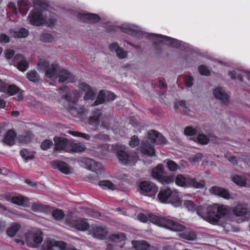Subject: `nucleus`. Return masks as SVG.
<instances>
[{
    "mask_svg": "<svg viewBox=\"0 0 250 250\" xmlns=\"http://www.w3.org/2000/svg\"><path fill=\"white\" fill-rule=\"evenodd\" d=\"M139 221L146 223L149 222L159 226L167 229L171 231H182L185 229L183 225L172 219L165 217H160L153 214H149L148 216L143 213H140L137 215Z\"/></svg>",
    "mask_w": 250,
    "mask_h": 250,
    "instance_id": "nucleus-1",
    "label": "nucleus"
},
{
    "mask_svg": "<svg viewBox=\"0 0 250 250\" xmlns=\"http://www.w3.org/2000/svg\"><path fill=\"white\" fill-rule=\"evenodd\" d=\"M157 198L162 203H170L175 207H180L182 201L179 196L178 193L175 190H172L170 188L161 189L159 192Z\"/></svg>",
    "mask_w": 250,
    "mask_h": 250,
    "instance_id": "nucleus-2",
    "label": "nucleus"
},
{
    "mask_svg": "<svg viewBox=\"0 0 250 250\" xmlns=\"http://www.w3.org/2000/svg\"><path fill=\"white\" fill-rule=\"evenodd\" d=\"M197 214L211 224H218L217 218L216 217L217 215L215 204L207 207L199 206L197 208Z\"/></svg>",
    "mask_w": 250,
    "mask_h": 250,
    "instance_id": "nucleus-3",
    "label": "nucleus"
},
{
    "mask_svg": "<svg viewBox=\"0 0 250 250\" xmlns=\"http://www.w3.org/2000/svg\"><path fill=\"white\" fill-rule=\"evenodd\" d=\"M165 170L163 164H158L153 167L151 172L152 177L163 185L170 184L174 182V176L165 175Z\"/></svg>",
    "mask_w": 250,
    "mask_h": 250,
    "instance_id": "nucleus-4",
    "label": "nucleus"
},
{
    "mask_svg": "<svg viewBox=\"0 0 250 250\" xmlns=\"http://www.w3.org/2000/svg\"><path fill=\"white\" fill-rule=\"evenodd\" d=\"M65 223L69 227L82 231H86L90 228L89 223L85 218L69 217L65 219Z\"/></svg>",
    "mask_w": 250,
    "mask_h": 250,
    "instance_id": "nucleus-5",
    "label": "nucleus"
},
{
    "mask_svg": "<svg viewBox=\"0 0 250 250\" xmlns=\"http://www.w3.org/2000/svg\"><path fill=\"white\" fill-rule=\"evenodd\" d=\"M80 166L87 169L101 174L103 172V167L101 164L95 161L86 157H82L78 160Z\"/></svg>",
    "mask_w": 250,
    "mask_h": 250,
    "instance_id": "nucleus-6",
    "label": "nucleus"
},
{
    "mask_svg": "<svg viewBox=\"0 0 250 250\" xmlns=\"http://www.w3.org/2000/svg\"><path fill=\"white\" fill-rule=\"evenodd\" d=\"M39 68L42 69L45 73L47 78L51 79L57 77L60 69L61 68L57 64L52 63L49 65V62L44 61L38 64Z\"/></svg>",
    "mask_w": 250,
    "mask_h": 250,
    "instance_id": "nucleus-7",
    "label": "nucleus"
},
{
    "mask_svg": "<svg viewBox=\"0 0 250 250\" xmlns=\"http://www.w3.org/2000/svg\"><path fill=\"white\" fill-rule=\"evenodd\" d=\"M42 248L43 250H56V248H59L60 250H77L75 248H68L66 243L63 241H57L54 240L44 241Z\"/></svg>",
    "mask_w": 250,
    "mask_h": 250,
    "instance_id": "nucleus-8",
    "label": "nucleus"
},
{
    "mask_svg": "<svg viewBox=\"0 0 250 250\" xmlns=\"http://www.w3.org/2000/svg\"><path fill=\"white\" fill-rule=\"evenodd\" d=\"M139 192L141 194L153 197L158 191V188L153 183L144 181L139 184Z\"/></svg>",
    "mask_w": 250,
    "mask_h": 250,
    "instance_id": "nucleus-9",
    "label": "nucleus"
},
{
    "mask_svg": "<svg viewBox=\"0 0 250 250\" xmlns=\"http://www.w3.org/2000/svg\"><path fill=\"white\" fill-rule=\"evenodd\" d=\"M31 24L34 26H40L45 23L42 11L37 8L32 10L28 17Z\"/></svg>",
    "mask_w": 250,
    "mask_h": 250,
    "instance_id": "nucleus-10",
    "label": "nucleus"
},
{
    "mask_svg": "<svg viewBox=\"0 0 250 250\" xmlns=\"http://www.w3.org/2000/svg\"><path fill=\"white\" fill-rule=\"evenodd\" d=\"M153 37H156L162 39V40L160 41L161 42H165L167 45L171 46L173 47L179 48L181 45L182 42L178 40L160 34H150L148 35L147 38L151 39Z\"/></svg>",
    "mask_w": 250,
    "mask_h": 250,
    "instance_id": "nucleus-11",
    "label": "nucleus"
},
{
    "mask_svg": "<svg viewBox=\"0 0 250 250\" xmlns=\"http://www.w3.org/2000/svg\"><path fill=\"white\" fill-rule=\"evenodd\" d=\"M53 141L55 143V150L68 151L70 140L64 137L55 136L53 138Z\"/></svg>",
    "mask_w": 250,
    "mask_h": 250,
    "instance_id": "nucleus-12",
    "label": "nucleus"
},
{
    "mask_svg": "<svg viewBox=\"0 0 250 250\" xmlns=\"http://www.w3.org/2000/svg\"><path fill=\"white\" fill-rule=\"evenodd\" d=\"M90 231L93 237L100 240L105 239L108 234L107 228L104 225L92 226Z\"/></svg>",
    "mask_w": 250,
    "mask_h": 250,
    "instance_id": "nucleus-13",
    "label": "nucleus"
},
{
    "mask_svg": "<svg viewBox=\"0 0 250 250\" xmlns=\"http://www.w3.org/2000/svg\"><path fill=\"white\" fill-rule=\"evenodd\" d=\"M12 63L22 72L25 71L29 67V63L26 58L21 54H16L13 57Z\"/></svg>",
    "mask_w": 250,
    "mask_h": 250,
    "instance_id": "nucleus-14",
    "label": "nucleus"
},
{
    "mask_svg": "<svg viewBox=\"0 0 250 250\" xmlns=\"http://www.w3.org/2000/svg\"><path fill=\"white\" fill-rule=\"evenodd\" d=\"M233 215L237 217H246L250 215V211L248 208V205L243 203H238L236 206L230 208Z\"/></svg>",
    "mask_w": 250,
    "mask_h": 250,
    "instance_id": "nucleus-15",
    "label": "nucleus"
},
{
    "mask_svg": "<svg viewBox=\"0 0 250 250\" xmlns=\"http://www.w3.org/2000/svg\"><path fill=\"white\" fill-rule=\"evenodd\" d=\"M120 29L122 32L131 35L135 37L143 38L144 37L147 38L146 33L130 25H125L120 27Z\"/></svg>",
    "mask_w": 250,
    "mask_h": 250,
    "instance_id": "nucleus-16",
    "label": "nucleus"
},
{
    "mask_svg": "<svg viewBox=\"0 0 250 250\" xmlns=\"http://www.w3.org/2000/svg\"><path fill=\"white\" fill-rule=\"evenodd\" d=\"M51 167L54 169H57L64 174H69L70 173V168L68 165L61 160H54L51 162Z\"/></svg>",
    "mask_w": 250,
    "mask_h": 250,
    "instance_id": "nucleus-17",
    "label": "nucleus"
},
{
    "mask_svg": "<svg viewBox=\"0 0 250 250\" xmlns=\"http://www.w3.org/2000/svg\"><path fill=\"white\" fill-rule=\"evenodd\" d=\"M77 18L82 21L92 23L98 22L101 20L99 15L93 13L83 14L79 13L77 15Z\"/></svg>",
    "mask_w": 250,
    "mask_h": 250,
    "instance_id": "nucleus-18",
    "label": "nucleus"
},
{
    "mask_svg": "<svg viewBox=\"0 0 250 250\" xmlns=\"http://www.w3.org/2000/svg\"><path fill=\"white\" fill-rule=\"evenodd\" d=\"M57 77L58 78V81L61 83H72L74 79L71 73L62 68L60 69Z\"/></svg>",
    "mask_w": 250,
    "mask_h": 250,
    "instance_id": "nucleus-19",
    "label": "nucleus"
},
{
    "mask_svg": "<svg viewBox=\"0 0 250 250\" xmlns=\"http://www.w3.org/2000/svg\"><path fill=\"white\" fill-rule=\"evenodd\" d=\"M10 200V202L13 204L23 207H27L29 205V199L20 194L18 195H12Z\"/></svg>",
    "mask_w": 250,
    "mask_h": 250,
    "instance_id": "nucleus-20",
    "label": "nucleus"
},
{
    "mask_svg": "<svg viewBox=\"0 0 250 250\" xmlns=\"http://www.w3.org/2000/svg\"><path fill=\"white\" fill-rule=\"evenodd\" d=\"M117 156L120 163L124 165H127L133 161V157L123 150H118Z\"/></svg>",
    "mask_w": 250,
    "mask_h": 250,
    "instance_id": "nucleus-21",
    "label": "nucleus"
},
{
    "mask_svg": "<svg viewBox=\"0 0 250 250\" xmlns=\"http://www.w3.org/2000/svg\"><path fill=\"white\" fill-rule=\"evenodd\" d=\"M81 90L85 92L84 99L85 100H94L96 96L95 92L92 90L90 86L86 83H82L79 85Z\"/></svg>",
    "mask_w": 250,
    "mask_h": 250,
    "instance_id": "nucleus-22",
    "label": "nucleus"
},
{
    "mask_svg": "<svg viewBox=\"0 0 250 250\" xmlns=\"http://www.w3.org/2000/svg\"><path fill=\"white\" fill-rule=\"evenodd\" d=\"M142 153L149 156H153L155 154L154 147L147 141H143L140 146Z\"/></svg>",
    "mask_w": 250,
    "mask_h": 250,
    "instance_id": "nucleus-23",
    "label": "nucleus"
},
{
    "mask_svg": "<svg viewBox=\"0 0 250 250\" xmlns=\"http://www.w3.org/2000/svg\"><path fill=\"white\" fill-rule=\"evenodd\" d=\"M210 192L215 195L223 198L225 199L230 198L229 191L221 187L218 186H213L210 189Z\"/></svg>",
    "mask_w": 250,
    "mask_h": 250,
    "instance_id": "nucleus-24",
    "label": "nucleus"
},
{
    "mask_svg": "<svg viewBox=\"0 0 250 250\" xmlns=\"http://www.w3.org/2000/svg\"><path fill=\"white\" fill-rule=\"evenodd\" d=\"M185 227V229L182 231H175V232H182L179 234V236L180 238L189 241H193L196 240L197 238V235L196 233L192 230H186V227Z\"/></svg>",
    "mask_w": 250,
    "mask_h": 250,
    "instance_id": "nucleus-25",
    "label": "nucleus"
},
{
    "mask_svg": "<svg viewBox=\"0 0 250 250\" xmlns=\"http://www.w3.org/2000/svg\"><path fill=\"white\" fill-rule=\"evenodd\" d=\"M108 48L112 52H115L117 57L121 59H125L127 56V52L120 47L117 42H113L108 45Z\"/></svg>",
    "mask_w": 250,
    "mask_h": 250,
    "instance_id": "nucleus-26",
    "label": "nucleus"
},
{
    "mask_svg": "<svg viewBox=\"0 0 250 250\" xmlns=\"http://www.w3.org/2000/svg\"><path fill=\"white\" fill-rule=\"evenodd\" d=\"M213 95L216 99H219L225 104L228 103L229 96L222 89V87H217L213 91Z\"/></svg>",
    "mask_w": 250,
    "mask_h": 250,
    "instance_id": "nucleus-27",
    "label": "nucleus"
},
{
    "mask_svg": "<svg viewBox=\"0 0 250 250\" xmlns=\"http://www.w3.org/2000/svg\"><path fill=\"white\" fill-rule=\"evenodd\" d=\"M217 215L216 217L217 218L218 223H219L220 219L224 217L229 211H230V208L227 206L224 205H217L215 204Z\"/></svg>",
    "mask_w": 250,
    "mask_h": 250,
    "instance_id": "nucleus-28",
    "label": "nucleus"
},
{
    "mask_svg": "<svg viewBox=\"0 0 250 250\" xmlns=\"http://www.w3.org/2000/svg\"><path fill=\"white\" fill-rule=\"evenodd\" d=\"M80 97L81 94L79 91L75 90L70 93H67L63 95L62 98L67 101L68 103L76 104Z\"/></svg>",
    "mask_w": 250,
    "mask_h": 250,
    "instance_id": "nucleus-29",
    "label": "nucleus"
},
{
    "mask_svg": "<svg viewBox=\"0 0 250 250\" xmlns=\"http://www.w3.org/2000/svg\"><path fill=\"white\" fill-rule=\"evenodd\" d=\"M102 116L101 109H96L93 112V115L89 117L88 123L91 125L98 126L100 124V119Z\"/></svg>",
    "mask_w": 250,
    "mask_h": 250,
    "instance_id": "nucleus-30",
    "label": "nucleus"
},
{
    "mask_svg": "<svg viewBox=\"0 0 250 250\" xmlns=\"http://www.w3.org/2000/svg\"><path fill=\"white\" fill-rule=\"evenodd\" d=\"M205 186L204 180L198 182L195 178L187 177V187L193 188H202Z\"/></svg>",
    "mask_w": 250,
    "mask_h": 250,
    "instance_id": "nucleus-31",
    "label": "nucleus"
},
{
    "mask_svg": "<svg viewBox=\"0 0 250 250\" xmlns=\"http://www.w3.org/2000/svg\"><path fill=\"white\" fill-rule=\"evenodd\" d=\"M16 136L17 134L14 130L9 129L6 132L3 138V141L7 145L12 146L14 144Z\"/></svg>",
    "mask_w": 250,
    "mask_h": 250,
    "instance_id": "nucleus-32",
    "label": "nucleus"
},
{
    "mask_svg": "<svg viewBox=\"0 0 250 250\" xmlns=\"http://www.w3.org/2000/svg\"><path fill=\"white\" fill-rule=\"evenodd\" d=\"M33 134L31 131H26L22 134L19 135L18 140L21 143L28 144L33 138Z\"/></svg>",
    "mask_w": 250,
    "mask_h": 250,
    "instance_id": "nucleus-33",
    "label": "nucleus"
},
{
    "mask_svg": "<svg viewBox=\"0 0 250 250\" xmlns=\"http://www.w3.org/2000/svg\"><path fill=\"white\" fill-rule=\"evenodd\" d=\"M136 250H149L151 246L145 241L133 240L131 242Z\"/></svg>",
    "mask_w": 250,
    "mask_h": 250,
    "instance_id": "nucleus-34",
    "label": "nucleus"
},
{
    "mask_svg": "<svg viewBox=\"0 0 250 250\" xmlns=\"http://www.w3.org/2000/svg\"><path fill=\"white\" fill-rule=\"evenodd\" d=\"M85 146L84 145L80 143H74L71 140L69 145L68 151L75 152H82L85 150Z\"/></svg>",
    "mask_w": 250,
    "mask_h": 250,
    "instance_id": "nucleus-35",
    "label": "nucleus"
},
{
    "mask_svg": "<svg viewBox=\"0 0 250 250\" xmlns=\"http://www.w3.org/2000/svg\"><path fill=\"white\" fill-rule=\"evenodd\" d=\"M20 155L26 161L33 160L35 158L34 152L27 148H22L20 150Z\"/></svg>",
    "mask_w": 250,
    "mask_h": 250,
    "instance_id": "nucleus-36",
    "label": "nucleus"
},
{
    "mask_svg": "<svg viewBox=\"0 0 250 250\" xmlns=\"http://www.w3.org/2000/svg\"><path fill=\"white\" fill-rule=\"evenodd\" d=\"M14 38H24L28 36L29 31L24 28H21L19 31L11 30L10 31Z\"/></svg>",
    "mask_w": 250,
    "mask_h": 250,
    "instance_id": "nucleus-37",
    "label": "nucleus"
},
{
    "mask_svg": "<svg viewBox=\"0 0 250 250\" xmlns=\"http://www.w3.org/2000/svg\"><path fill=\"white\" fill-rule=\"evenodd\" d=\"M109 240L113 242H119L126 240V237L124 233L113 234L109 236Z\"/></svg>",
    "mask_w": 250,
    "mask_h": 250,
    "instance_id": "nucleus-38",
    "label": "nucleus"
},
{
    "mask_svg": "<svg viewBox=\"0 0 250 250\" xmlns=\"http://www.w3.org/2000/svg\"><path fill=\"white\" fill-rule=\"evenodd\" d=\"M21 226L18 223H14L8 228L6 230V234L10 237H14L20 229Z\"/></svg>",
    "mask_w": 250,
    "mask_h": 250,
    "instance_id": "nucleus-39",
    "label": "nucleus"
},
{
    "mask_svg": "<svg viewBox=\"0 0 250 250\" xmlns=\"http://www.w3.org/2000/svg\"><path fill=\"white\" fill-rule=\"evenodd\" d=\"M49 208L48 206L44 205L40 202L34 203L31 206V209L34 211L42 212Z\"/></svg>",
    "mask_w": 250,
    "mask_h": 250,
    "instance_id": "nucleus-40",
    "label": "nucleus"
},
{
    "mask_svg": "<svg viewBox=\"0 0 250 250\" xmlns=\"http://www.w3.org/2000/svg\"><path fill=\"white\" fill-rule=\"evenodd\" d=\"M98 185L103 189H114V184L109 180L100 181L98 182Z\"/></svg>",
    "mask_w": 250,
    "mask_h": 250,
    "instance_id": "nucleus-41",
    "label": "nucleus"
},
{
    "mask_svg": "<svg viewBox=\"0 0 250 250\" xmlns=\"http://www.w3.org/2000/svg\"><path fill=\"white\" fill-rule=\"evenodd\" d=\"M187 177H185L181 174H178L175 180V184L180 187H187Z\"/></svg>",
    "mask_w": 250,
    "mask_h": 250,
    "instance_id": "nucleus-42",
    "label": "nucleus"
},
{
    "mask_svg": "<svg viewBox=\"0 0 250 250\" xmlns=\"http://www.w3.org/2000/svg\"><path fill=\"white\" fill-rule=\"evenodd\" d=\"M231 180L237 185L240 187H245L246 185V180L245 178L238 175H236L232 177Z\"/></svg>",
    "mask_w": 250,
    "mask_h": 250,
    "instance_id": "nucleus-43",
    "label": "nucleus"
},
{
    "mask_svg": "<svg viewBox=\"0 0 250 250\" xmlns=\"http://www.w3.org/2000/svg\"><path fill=\"white\" fill-rule=\"evenodd\" d=\"M105 100V93L104 90H100L97 95L96 100L94 102L93 105H98L104 103Z\"/></svg>",
    "mask_w": 250,
    "mask_h": 250,
    "instance_id": "nucleus-44",
    "label": "nucleus"
},
{
    "mask_svg": "<svg viewBox=\"0 0 250 250\" xmlns=\"http://www.w3.org/2000/svg\"><path fill=\"white\" fill-rule=\"evenodd\" d=\"M167 167L168 169L171 172L176 171L178 169H180V166L172 160H168L166 163Z\"/></svg>",
    "mask_w": 250,
    "mask_h": 250,
    "instance_id": "nucleus-45",
    "label": "nucleus"
},
{
    "mask_svg": "<svg viewBox=\"0 0 250 250\" xmlns=\"http://www.w3.org/2000/svg\"><path fill=\"white\" fill-rule=\"evenodd\" d=\"M27 79L33 82H38L40 80V77L36 70H31L27 74Z\"/></svg>",
    "mask_w": 250,
    "mask_h": 250,
    "instance_id": "nucleus-46",
    "label": "nucleus"
},
{
    "mask_svg": "<svg viewBox=\"0 0 250 250\" xmlns=\"http://www.w3.org/2000/svg\"><path fill=\"white\" fill-rule=\"evenodd\" d=\"M20 89L16 85L11 84L7 86L6 85V92L10 96L14 95L20 91Z\"/></svg>",
    "mask_w": 250,
    "mask_h": 250,
    "instance_id": "nucleus-47",
    "label": "nucleus"
},
{
    "mask_svg": "<svg viewBox=\"0 0 250 250\" xmlns=\"http://www.w3.org/2000/svg\"><path fill=\"white\" fill-rule=\"evenodd\" d=\"M52 216L55 219L60 221L63 219L64 213L62 209H56L53 211Z\"/></svg>",
    "mask_w": 250,
    "mask_h": 250,
    "instance_id": "nucleus-48",
    "label": "nucleus"
},
{
    "mask_svg": "<svg viewBox=\"0 0 250 250\" xmlns=\"http://www.w3.org/2000/svg\"><path fill=\"white\" fill-rule=\"evenodd\" d=\"M185 206L188 208V210L191 211H196L197 212V208L199 206H196L193 202L190 200H187L184 203Z\"/></svg>",
    "mask_w": 250,
    "mask_h": 250,
    "instance_id": "nucleus-49",
    "label": "nucleus"
},
{
    "mask_svg": "<svg viewBox=\"0 0 250 250\" xmlns=\"http://www.w3.org/2000/svg\"><path fill=\"white\" fill-rule=\"evenodd\" d=\"M196 139L198 142L202 145L208 144L209 142L208 138L204 134H198Z\"/></svg>",
    "mask_w": 250,
    "mask_h": 250,
    "instance_id": "nucleus-50",
    "label": "nucleus"
},
{
    "mask_svg": "<svg viewBox=\"0 0 250 250\" xmlns=\"http://www.w3.org/2000/svg\"><path fill=\"white\" fill-rule=\"evenodd\" d=\"M40 40L44 42H51L54 40V37L48 33H42L40 37Z\"/></svg>",
    "mask_w": 250,
    "mask_h": 250,
    "instance_id": "nucleus-51",
    "label": "nucleus"
},
{
    "mask_svg": "<svg viewBox=\"0 0 250 250\" xmlns=\"http://www.w3.org/2000/svg\"><path fill=\"white\" fill-rule=\"evenodd\" d=\"M53 145L52 140L49 139L44 140L41 144V148L43 150H47Z\"/></svg>",
    "mask_w": 250,
    "mask_h": 250,
    "instance_id": "nucleus-52",
    "label": "nucleus"
},
{
    "mask_svg": "<svg viewBox=\"0 0 250 250\" xmlns=\"http://www.w3.org/2000/svg\"><path fill=\"white\" fill-rule=\"evenodd\" d=\"M33 240L36 244L42 243L43 240V234L42 232H37L33 234Z\"/></svg>",
    "mask_w": 250,
    "mask_h": 250,
    "instance_id": "nucleus-53",
    "label": "nucleus"
},
{
    "mask_svg": "<svg viewBox=\"0 0 250 250\" xmlns=\"http://www.w3.org/2000/svg\"><path fill=\"white\" fill-rule=\"evenodd\" d=\"M199 73L203 76H208L210 75V72L208 67L204 65H200L198 67Z\"/></svg>",
    "mask_w": 250,
    "mask_h": 250,
    "instance_id": "nucleus-54",
    "label": "nucleus"
},
{
    "mask_svg": "<svg viewBox=\"0 0 250 250\" xmlns=\"http://www.w3.org/2000/svg\"><path fill=\"white\" fill-rule=\"evenodd\" d=\"M159 133L158 131L154 130H151L148 132V138L152 143H154Z\"/></svg>",
    "mask_w": 250,
    "mask_h": 250,
    "instance_id": "nucleus-55",
    "label": "nucleus"
},
{
    "mask_svg": "<svg viewBox=\"0 0 250 250\" xmlns=\"http://www.w3.org/2000/svg\"><path fill=\"white\" fill-rule=\"evenodd\" d=\"M167 140L165 137L159 132L158 137L156 139L153 144L156 145H164L166 144Z\"/></svg>",
    "mask_w": 250,
    "mask_h": 250,
    "instance_id": "nucleus-56",
    "label": "nucleus"
},
{
    "mask_svg": "<svg viewBox=\"0 0 250 250\" xmlns=\"http://www.w3.org/2000/svg\"><path fill=\"white\" fill-rule=\"evenodd\" d=\"M197 132V130L191 126H187L184 129V133L187 136L195 135Z\"/></svg>",
    "mask_w": 250,
    "mask_h": 250,
    "instance_id": "nucleus-57",
    "label": "nucleus"
},
{
    "mask_svg": "<svg viewBox=\"0 0 250 250\" xmlns=\"http://www.w3.org/2000/svg\"><path fill=\"white\" fill-rule=\"evenodd\" d=\"M139 144V139L136 135L132 136L130 138V141L129 142V146L132 147H135L138 146Z\"/></svg>",
    "mask_w": 250,
    "mask_h": 250,
    "instance_id": "nucleus-58",
    "label": "nucleus"
},
{
    "mask_svg": "<svg viewBox=\"0 0 250 250\" xmlns=\"http://www.w3.org/2000/svg\"><path fill=\"white\" fill-rule=\"evenodd\" d=\"M34 5L35 6H39L42 10H46L49 6L48 4L41 0H36L34 2Z\"/></svg>",
    "mask_w": 250,
    "mask_h": 250,
    "instance_id": "nucleus-59",
    "label": "nucleus"
},
{
    "mask_svg": "<svg viewBox=\"0 0 250 250\" xmlns=\"http://www.w3.org/2000/svg\"><path fill=\"white\" fill-rule=\"evenodd\" d=\"M185 85L188 87H190L193 85V78L192 76L186 75L184 77Z\"/></svg>",
    "mask_w": 250,
    "mask_h": 250,
    "instance_id": "nucleus-60",
    "label": "nucleus"
},
{
    "mask_svg": "<svg viewBox=\"0 0 250 250\" xmlns=\"http://www.w3.org/2000/svg\"><path fill=\"white\" fill-rule=\"evenodd\" d=\"M5 58L7 60H10L14 57L15 51L11 49H6L4 51Z\"/></svg>",
    "mask_w": 250,
    "mask_h": 250,
    "instance_id": "nucleus-61",
    "label": "nucleus"
},
{
    "mask_svg": "<svg viewBox=\"0 0 250 250\" xmlns=\"http://www.w3.org/2000/svg\"><path fill=\"white\" fill-rule=\"evenodd\" d=\"M12 194L11 193L0 194V200L10 202Z\"/></svg>",
    "mask_w": 250,
    "mask_h": 250,
    "instance_id": "nucleus-62",
    "label": "nucleus"
},
{
    "mask_svg": "<svg viewBox=\"0 0 250 250\" xmlns=\"http://www.w3.org/2000/svg\"><path fill=\"white\" fill-rule=\"evenodd\" d=\"M10 42V38L8 36L5 34L0 35V42L7 43Z\"/></svg>",
    "mask_w": 250,
    "mask_h": 250,
    "instance_id": "nucleus-63",
    "label": "nucleus"
},
{
    "mask_svg": "<svg viewBox=\"0 0 250 250\" xmlns=\"http://www.w3.org/2000/svg\"><path fill=\"white\" fill-rule=\"evenodd\" d=\"M116 96L114 93L108 91L105 93V99L107 101H112L115 100Z\"/></svg>",
    "mask_w": 250,
    "mask_h": 250,
    "instance_id": "nucleus-64",
    "label": "nucleus"
}]
</instances>
